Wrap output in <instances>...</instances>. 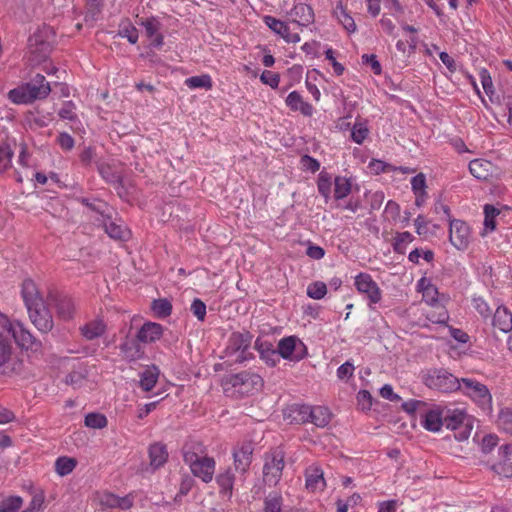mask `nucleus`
Masks as SVG:
<instances>
[{"mask_svg":"<svg viewBox=\"0 0 512 512\" xmlns=\"http://www.w3.org/2000/svg\"><path fill=\"white\" fill-rule=\"evenodd\" d=\"M150 466L156 470L162 467L168 459L166 447L161 443H154L149 447Z\"/></svg>","mask_w":512,"mask_h":512,"instance_id":"393cba45","label":"nucleus"},{"mask_svg":"<svg viewBox=\"0 0 512 512\" xmlns=\"http://www.w3.org/2000/svg\"><path fill=\"white\" fill-rule=\"evenodd\" d=\"M357 401L362 410H369L372 406V396L367 390L358 392Z\"/></svg>","mask_w":512,"mask_h":512,"instance_id":"bf43d9fd","label":"nucleus"},{"mask_svg":"<svg viewBox=\"0 0 512 512\" xmlns=\"http://www.w3.org/2000/svg\"><path fill=\"white\" fill-rule=\"evenodd\" d=\"M331 185L332 177L327 172L322 171L318 176L317 187L319 193L325 198L326 201H328L330 198Z\"/></svg>","mask_w":512,"mask_h":512,"instance_id":"a19ab883","label":"nucleus"},{"mask_svg":"<svg viewBox=\"0 0 512 512\" xmlns=\"http://www.w3.org/2000/svg\"><path fill=\"white\" fill-rule=\"evenodd\" d=\"M473 308L484 318L488 319L491 315V309L488 303L480 296L472 298Z\"/></svg>","mask_w":512,"mask_h":512,"instance_id":"09e8293b","label":"nucleus"},{"mask_svg":"<svg viewBox=\"0 0 512 512\" xmlns=\"http://www.w3.org/2000/svg\"><path fill=\"white\" fill-rule=\"evenodd\" d=\"M334 196L336 199H343L351 192V181L343 176H338L334 180Z\"/></svg>","mask_w":512,"mask_h":512,"instance_id":"c9c22d12","label":"nucleus"},{"mask_svg":"<svg viewBox=\"0 0 512 512\" xmlns=\"http://www.w3.org/2000/svg\"><path fill=\"white\" fill-rule=\"evenodd\" d=\"M152 310L157 317H166L170 315L172 306L168 300L159 299L152 303Z\"/></svg>","mask_w":512,"mask_h":512,"instance_id":"de8ad7c7","label":"nucleus"},{"mask_svg":"<svg viewBox=\"0 0 512 512\" xmlns=\"http://www.w3.org/2000/svg\"><path fill=\"white\" fill-rule=\"evenodd\" d=\"M333 15L348 33H354L356 31V24L353 17L347 12L341 2L336 5Z\"/></svg>","mask_w":512,"mask_h":512,"instance_id":"c85d7f7f","label":"nucleus"},{"mask_svg":"<svg viewBox=\"0 0 512 512\" xmlns=\"http://www.w3.org/2000/svg\"><path fill=\"white\" fill-rule=\"evenodd\" d=\"M412 191L415 195V204L422 206L426 200V177L423 173H419L414 176L411 180Z\"/></svg>","mask_w":512,"mask_h":512,"instance_id":"a878e982","label":"nucleus"},{"mask_svg":"<svg viewBox=\"0 0 512 512\" xmlns=\"http://www.w3.org/2000/svg\"><path fill=\"white\" fill-rule=\"evenodd\" d=\"M469 170L475 178L480 180H488L497 174V168L485 159L472 160L469 164Z\"/></svg>","mask_w":512,"mask_h":512,"instance_id":"a211bd4d","label":"nucleus"},{"mask_svg":"<svg viewBox=\"0 0 512 512\" xmlns=\"http://www.w3.org/2000/svg\"><path fill=\"white\" fill-rule=\"evenodd\" d=\"M425 383L430 388L438 389L443 392H453L460 390L462 379L459 380L446 370L435 369L427 373Z\"/></svg>","mask_w":512,"mask_h":512,"instance_id":"9b49d317","label":"nucleus"},{"mask_svg":"<svg viewBox=\"0 0 512 512\" xmlns=\"http://www.w3.org/2000/svg\"><path fill=\"white\" fill-rule=\"evenodd\" d=\"M143 26L145 28V32L147 36L151 40V45L155 47H159L163 43L162 36L158 33L159 30V24L156 20L150 19L143 22Z\"/></svg>","mask_w":512,"mask_h":512,"instance_id":"473e14b6","label":"nucleus"},{"mask_svg":"<svg viewBox=\"0 0 512 512\" xmlns=\"http://www.w3.org/2000/svg\"><path fill=\"white\" fill-rule=\"evenodd\" d=\"M184 460L189 465L194 476L200 478L203 482L208 483L213 479L215 471V461L210 457H200L195 453L186 451Z\"/></svg>","mask_w":512,"mask_h":512,"instance_id":"9d476101","label":"nucleus"},{"mask_svg":"<svg viewBox=\"0 0 512 512\" xmlns=\"http://www.w3.org/2000/svg\"><path fill=\"white\" fill-rule=\"evenodd\" d=\"M370 129L368 121L357 119L351 128V139L357 144H362L369 136Z\"/></svg>","mask_w":512,"mask_h":512,"instance_id":"7c9ffc66","label":"nucleus"},{"mask_svg":"<svg viewBox=\"0 0 512 512\" xmlns=\"http://www.w3.org/2000/svg\"><path fill=\"white\" fill-rule=\"evenodd\" d=\"M230 344L235 346L236 350H241L243 353L249 347L250 340L245 335L233 334L230 338Z\"/></svg>","mask_w":512,"mask_h":512,"instance_id":"5fc2aeb1","label":"nucleus"},{"mask_svg":"<svg viewBox=\"0 0 512 512\" xmlns=\"http://www.w3.org/2000/svg\"><path fill=\"white\" fill-rule=\"evenodd\" d=\"M282 496L278 493L268 495L264 500V512H281Z\"/></svg>","mask_w":512,"mask_h":512,"instance_id":"c03bdc74","label":"nucleus"},{"mask_svg":"<svg viewBox=\"0 0 512 512\" xmlns=\"http://www.w3.org/2000/svg\"><path fill=\"white\" fill-rule=\"evenodd\" d=\"M368 169L373 174H379L381 172L390 171L392 167L383 162L382 160L372 159L368 164Z\"/></svg>","mask_w":512,"mask_h":512,"instance_id":"13d9d810","label":"nucleus"},{"mask_svg":"<svg viewBox=\"0 0 512 512\" xmlns=\"http://www.w3.org/2000/svg\"><path fill=\"white\" fill-rule=\"evenodd\" d=\"M57 142L59 146L66 151H69L74 147V139L71 135L65 132L59 134Z\"/></svg>","mask_w":512,"mask_h":512,"instance_id":"0e129e2a","label":"nucleus"},{"mask_svg":"<svg viewBox=\"0 0 512 512\" xmlns=\"http://www.w3.org/2000/svg\"><path fill=\"white\" fill-rule=\"evenodd\" d=\"M492 470L499 476L510 478L512 477V462L503 459L501 462L493 464Z\"/></svg>","mask_w":512,"mask_h":512,"instance_id":"8fccbe9b","label":"nucleus"},{"mask_svg":"<svg viewBox=\"0 0 512 512\" xmlns=\"http://www.w3.org/2000/svg\"><path fill=\"white\" fill-rule=\"evenodd\" d=\"M285 103L292 111H298L304 116H311L313 114L314 109L312 105L304 101L297 91L290 92Z\"/></svg>","mask_w":512,"mask_h":512,"instance_id":"5701e85b","label":"nucleus"},{"mask_svg":"<svg viewBox=\"0 0 512 512\" xmlns=\"http://www.w3.org/2000/svg\"><path fill=\"white\" fill-rule=\"evenodd\" d=\"M23 504L19 496H10L0 502V512H17Z\"/></svg>","mask_w":512,"mask_h":512,"instance_id":"49530a36","label":"nucleus"},{"mask_svg":"<svg viewBox=\"0 0 512 512\" xmlns=\"http://www.w3.org/2000/svg\"><path fill=\"white\" fill-rule=\"evenodd\" d=\"M278 352L284 359L299 361L306 356L307 350L299 338L289 336L279 341Z\"/></svg>","mask_w":512,"mask_h":512,"instance_id":"4468645a","label":"nucleus"},{"mask_svg":"<svg viewBox=\"0 0 512 512\" xmlns=\"http://www.w3.org/2000/svg\"><path fill=\"white\" fill-rule=\"evenodd\" d=\"M326 486L323 471L317 466H311L306 470V487L311 492H320Z\"/></svg>","mask_w":512,"mask_h":512,"instance_id":"4be33fe9","label":"nucleus"},{"mask_svg":"<svg viewBox=\"0 0 512 512\" xmlns=\"http://www.w3.org/2000/svg\"><path fill=\"white\" fill-rule=\"evenodd\" d=\"M264 23L287 43H298L301 38L296 32H292L288 23L278 20L272 16H265Z\"/></svg>","mask_w":512,"mask_h":512,"instance_id":"dca6fc26","label":"nucleus"},{"mask_svg":"<svg viewBox=\"0 0 512 512\" xmlns=\"http://www.w3.org/2000/svg\"><path fill=\"white\" fill-rule=\"evenodd\" d=\"M398 503L396 500H387L378 503V512H396Z\"/></svg>","mask_w":512,"mask_h":512,"instance_id":"774afa93","label":"nucleus"},{"mask_svg":"<svg viewBox=\"0 0 512 512\" xmlns=\"http://www.w3.org/2000/svg\"><path fill=\"white\" fill-rule=\"evenodd\" d=\"M289 16L292 21L299 26H308L314 21V12L312 8L305 3L295 4L289 12Z\"/></svg>","mask_w":512,"mask_h":512,"instance_id":"6ab92c4d","label":"nucleus"},{"mask_svg":"<svg viewBox=\"0 0 512 512\" xmlns=\"http://www.w3.org/2000/svg\"><path fill=\"white\" fill-rule=\"evenodd\" d=\"M493 325L504 333L512 330V313L507 307H497L493 317Z\"/></svg>","mask_w":512,"mask_h":512,"instance_id":"b1692460","label":"nucleus"},{"mask_svg":"<svg viewBox=\"0 0 512 512\" xmlns=\"http://www.w3.org/2000/svg\"><path fill=\"white\" fill-rule=\"evenodd\" d=\"M362 63L369 65L374 74L379 75L382 72V67L380 62L377 60L376 55L374 54H363L362 55Z\"/></svg>","mask_w":512,"mask_h":512,"instance_id":"6e6d98bb","label":"nucleus"},{"mask_svg":"<svg viewBox=\"0 0 512 512\" xmlns=\"http://www.w3.org/2000/svg\"><path fill=\"white\" fill-rule=\"evenodd\" d=\"M460 390L487 415L493 413V400L488 387L477 380L462 378Z\"/></svg>","mask_w":512,"mask_h":512,"instance_id":"423d86ee","label":"nucleus"},{"mask_svg":"<svg viewBox=\"0 0 512 512\" xmlns=\"http://www.w3.org/2000/svg\"><path fill=\"white\" fill-rule=\"evenodd\" d=\"M325 56H326V59L330 61L331 65L333 67L334 73L337 76L342 75L344 73L345 68L341 63H339L336 60L334 50L332 48H327L325 50Z\"/></svg>","mask_w":512,"mask_h":512,"instance_id":"4d7b16f0","label":"nucleus"},{"mask_svg":"<svg viewBox=\"0 0 512 512\" xmlns=\"http://www.w3.org/2000/svg\"><path fill=\"white\" fill-rule=\"evenodd\" d=\"M77 461L74 458L62 456L55 461V472L63 477L70 474L76 467Z\"/></svg>","mask_w":512,"mask_h":512,"instance_id":"72a5a7b5","label":"nucleus"},{"mask_svg":"<svg viewBox=\"0 0 512 512\" xmlns=\"http://www.w3.org/2000/svg\"><path fill=\"white\" fill-rule=\"evenodd\" d=\"M121 352L124 357L130 361L141 359L143 356V351L140 346L134 342H125L121 346Z\"/></svg>","mask_w":512,"mask_h":512,"instance_id":"79ce46f5","label":"nucleus"},{"mask_svg":"<svg viewBox=\"0 0 512 512\" xmlns=\"http://www.w3.org/2000/svg\"><path fill=\"white\" fill-rule=\"evenodd\" d=\"M163 335V327L154 322H146L137 333V339L145 344L158 341Z\"/></svg>","mask_w":512,"mask_h":512,"instance_id":"aec40b11","label":"nucleus"},{"mask_svg":"<svg viewBox=\"0 0 512 512\" xmlns=\"http://www.w3.org/2000/svg\"><path fill=\"white\" fill-rule=\"evenodd\" d=\"M98 503L103 508H119L127 510L132 507L133 501L129 496L118 497L109 492H103L97 496Z\"/></svg>","mask_w":512,"mask_h":512,"instance_id":"f3484780","label":"nucleus"},{"mask_svg":"<svg viewBox=\"0 0 512 512\" xmlns=\"http://www.w3.org/2000/svg\"><path fill=\"white\" fill-rule=\"evenodd\" d=\"M191 310L198 320L203 321L206 315V305L199 299L192 302Z\"/></svg>","mask_w":512,"mask_h":512,"instance_id":"052dcab7","label":"nucleus"},{"mask_svg":"<svg viewBox=\"0 0 512 512\" xmlns=\"http://www.w3.org/2000/svg\"><path fill=\"white\" fill-rule=\"evenodd\" d=\"M105 231L109 237L115 240L125 241L130 237V231L125 225L113 221L105 224Z\"/></svg>","mask_w":512,"mask_h":512,"instance_id":"2f4dec72","label":"nucleus"},{"mask_svg":"<svg viewBox=\"0 0 512 512\" xmlns=\"http://www.w3.org/2000/svg\"><path fill=\"white\" fill-rule=\"evenodd\" d=\"M105 330L106 324L104 321L100 318H95L82 326L81 333L86 339L93 340L103 335Z\"/></svg>","mask_w":512,"mask_h":512,"instance_id":"cd10ccee","label":"nucleus"},{"mask_svg":"<svg viewBox=\"0 0 512 512\" xmlns=\"http://www.w3.org/2000/svg\"><path fill=\"white\" fill-rule=\"evenodd\" d=\"M420 258H423L426 262H431L434 258V253L431 250L415 249L408 256V259L413 263H418Z\"/></svg>","mask_w":512,"mask_h":512,"instance_id":"603ef678","label":"nucleus"},{"mask_svg":"<svg viewBox=\"0 0 512 512\" xmlns=\"http://www.w3.org/2000/svg\"><path fill=\"white\" fill-rule=\"evenodd\" d=\"M417 289L422 293L423 300L439 309L438 315L431 316L429 319L435 323H446L448 320V313L444 307V302L447 300L445 295H439L437 288L432 284V281L426 277H422L417 283Z\"/></svg>","mask_w":512,"mask_h":512,"instance_id":"0eeeda50","label":"nucleus"},{"mask_svg":"<svg viewBox=\"0 0 512 512\" xmlns=\"http://www.w3.org/2000/svg\"><path fill=\"white\" fill-rule=\"evenodd\" d=\"M260 80L263 84L271 87L272 89H276L280 83V75L278 73L265 70L260 75Z\"/></svg>","mask_w":512,"mask_h":512,"instance_id":"3c124183","label":"nucleus"},{"mask_svg":"<svg viewBox=\"0 0 512 512\" xmlns=\"http://www.w3.org/2000/svg\"><path fill=\"white\" fill-rule=\"evenodd\" d=\"M253 449L250 443H244L234 450V465L236 470L245 472L251 464Z\"/></svg>","mask_w":512,"mask_h":512,"instance_id":"412c9836","label":"nucleus"},{"mask_svg":"<svg viewBox=\"0 0 512 512\" xmlns=\"http://www.w3.org/2000/svg\"><path fill=\"white\" fill-rule=\"evenodd\" d=\"M216 481L219 485L220 494L223 498L231 499L233 493L234 475L230 470L220 473Z\"/></svg>","mask_w":512,"mask_h":512,"instance_id":"c756f323","label":"nucleus"},{"mask_svg":"<svg viewBox=\"0 0 512 512\" xmlns=\"http://www.w3.org/2000/svg\"><path fill=\"white\" fill-rule=\"evenodd\" d=\"M484 231L485 233L492 232L495 227V218L499 215V210L494 206L486 204L484 206Z\"/></svg>","mask_w":512,"mask_h":512,"instance_id":"ea45409f","label":"nucleus"},{"mask_svg":"<svg viewBox=\"0 0 512 512\" xmlns=\"http://www.w3.org/2000/svg\"><path fill=\"white\" fill-rule=\"evenodd\" d=\"M327 293V286L324 282L316 281L307 286L308 297L320 300L325 297Z\"/></svg>","mask_w":512,"mask_h":512,"instance_id":"a18cd8bd","label":"nucleus"},{"mask_svg":"<svg viewBox=\"0 0 512 512\" xmlns=\"http://www.w3.org/2000/svg\"><path fill=\"white\" fill-rule=\"evenodd\" d=\"M262 378L255 373L241 372L232 375L225 383V391L232 396L253 394L262 388Z\"/></svg>","mask_w":512,"mask_h":512,"instance_id":"39448f33","label":"nucleus"},{"mask_svg":"<svg viewBox=\"0 0 512 512\" xmlns=\"http://www.w3.org/2000/svg\"><path fill=\"white\" fill-rule=\"evenodd\" d=\"M380 395L382 398L393 402H397L401 399L398 394L394 393L393 387L390 384H385L381 387Z\"/></svg>","mask_w":512,"mask_h":512,"instance_id":"338daca9","label":"nucleus"},{"mask_svg":"<svg viewBox=\"0 0 512 512\" xmlns=\"http://www.w3.org/2000/svg\"><path fill=\"white\" fill-rule=\"evenodd\" d=\"M479 78L484 92L489 97L491 102H495V89L492 81V77L488 70L482 68L479 70Z\"/></svg>","mask_w":512,"mask_h":512,"instance_id":"58836bf2","label":"nucleus"},{"mask_svg":"<svg viewBox=\"0 0 512 512\" xmlns=\"http://www.w3.org/2000/svg\"><path fill=\"white\" fill-rule=\"evenodd\" d=\"M185 84L190 89L204 88L209 90L213 86L212 79L208 74L189 77L185 80Z\"/></svg>","mask_w":512,"mask_h":512,"instance_id":"f704fd0d","label":"nucleus"},{"mask_svg":"<svg viewBox=\"0 0 512 512\" xmlns=\"http://www.w3.org/2000/svg\"><path fill=\"white\" fill-rule=\"evenodd\" d=\"M120 35L127 38L131 44H135L138 41V32L132 25L123 27L120 30Z\"/></svg>","mask_w":512,"mask_h":512,"instance_id":"69168bd1","label":"nucleus"},{"mask_svg":"<svg viewBox=\"0 0 512 512\" xmlns=\"http://www.w3.org/2000/svg\"><path fill=\"white\" fill-rule=\"evenodd\" d=\"M444 425L450 430L463 428L456 436L459 441L468 439L472 429L474 418L470 416L465 408H444Z\"/></svg>","mask_w":512,"mask_h":512,"instance_id":"6e6552de","label":"nucleus"},{"mask_svg":"<svg viewBox=\"0 0 512 512\" xmlns=\"http://www.w3.org/2000/svg\"><path fill=\"white\" fill-rule=\"evenodd\" d=\"M470 238V229L464 221L450 220L449 241L456 249L465 250L470 243Z\"/></svg>","mask_w":512,"mask_h":512,"instance_id":"2eb2a0df","label":"nucleus"},{"mask_svg":"<svg viewBox=\"0 0 512 512\" xmlns=\"http://www.w3.org/2000/svg\"><path fill=\"white\" fill-rule=\"evenodd\" d=\"M284 468V454L274 451L265 457L263 479L269 486H275L281 479Z\"/></svg>","mask_w":512,"mask_h":512,"instance_id":"f8f14e48","label":"nucleus"},{"mask_svg":"<svg viewBox=\"0 0 512 512\" xmlns=\"http://www.w3.org/2000/svg\"><path fill=\"white\" fill-rule=\"evenodd\" d=\"M84 424L91 429H103L107 426L108 420L104 414L93 412L85 416Z\"/></svg>","mask_w":512,"mask_h":512,"instance_id":"4c0bfd02","label":"nucleus"},{"mask_svg":"<svg viewBox=\"0 0 512 512\" xmlns=\"http://www.w3.org/2000/svg\"><path fill=\"white\" fill-rule=\"evenodd\" d=\"M416 232L420 236H427L429 234V222L421 215H419L414 222Z\"/></svg>","mask_w":512,"mask_h":512,"instance_id":"680f3d73","label":"nucleus"},{"mask_svg":"<svg viewBox=\"0 0 512 512\" xmlns=\"http://www.w3.org/2000/svg\"><path fill=\"white\" fill-rule=\"evenodd\" d=\"M160 370L157 366L151 365L140 373V387L144 391H150L156 385L159 378Z\"/></svg>","mask_w":512,"mask_h":512,"instance_id":"bb28decb","label":"nucleus"},{"mask_svg":"<svg viewBox=\"0 0 512 512\" xmlns=\"http://www.w3.org/2000/svg\"><path fill=\"white\" fill-rule=\"evenodd\" d=\"M287 417L293 422L311 421L317 426H324L329 421V413L325 408H310L306 405H293L289 409Z\"/></svg>","mask_w":512,"mask_h":512,"instance_id":"1a4fd4ad","label":"nucleus"},{"mask_svg":"<svg viewBox=\"0 0 512 512\" xmlns=\"http://www.w3.org/2000/svg\"><path fill=\"white\" fill-rule=\"evenodd\" d=\"M57 314L63 320H70L75 313V306L71 299L63 298L57 303Z\"/></svg>","mask_w":512,"mask_h":512,"instance_id":"e433bc0d","label":"nucleus"},{"mask_svg":"<svg viewBox=\"0 0 512 512\" xmlns=\"http://www.w3.org/2000/svg\"><path fill=\"white\" fill-rule=\"evenodd\" d=\"M12 151L6 144H0V172L7 169L11 163Z\"/></svg>","mask_w":512,"mask_h":512,"instance_id":"864d4df0","label":"nucleus"},{"mask_svg":"<svg viewBox=\"0 0 512 512\" xmlns=\"http://www.w3.org/2000/svg\"><path fill=\"white\" fill-rule=\"evenodd\" d=\"M50 92L49 83L38 75L34 83L18 86L8 92L9 100L17 105L28 104L36 99L46 97Z\"/></svg>","mask_w":512,"mask_h":512,"instance_id":"20e7f679","label":"nucleus"},{"mask_svg":"<svg viewBox=\"0 0 512 512\" xmlns=\"http://www.w3.org/2000/svg\"><path fill=\"white\" fill-rule=\"evenodd\" d=\"M402 408L419 419L421 426L430 432H439L444 425V408L428 404L420 400H410L402 404Z\"/></svg>","mask_w":512,"mask_h":512,"instance_id":"7ed1b4c3","label":"nucleus"},{"mask_svg":"<svg viewBox=\"0 0 512 512\" xmlns=\"http://www.w3.org/2000/svg\"><path fill=\"white\" fill-rule=\"evenodd\" d=\"M497 425L503 431L512 434V410L503 408L500 410Z\"/></svg>","mask_w":512,"mask_h":512,"instance_id":"37998d69","label":"nucleus"},{"mask_svg":"<svg viewBox=\"0 0 512 512\" xmlns=\"http://www.w3.org/2000/svg\"><path fill=\"white\" fill-rule=\"evenodd\" d=\"M22 294L31 322L39 331L49 332L53 327L52 316L38 294L35 284L32 281H26L23 284Z\"/></svg>","mask_w":512,"mask_h":512,"instance_id":"f03ea898","label":"nucleus"},{"mask_svg":"<svg viewBox=\"0 0 512 512\" xmlns=\"http://www.w3.org/2000/svg\"><path fill=\"white\" fill-rule=\"evenodd\" d=\"M12 341L23 351L35 357L43 355L42 342L36 339L23 323L0 312V373L12 374L19 370Z\"/></svg>","mask_w":512,"mask_h":512,"instance_id":"f257e3e1","label":"nucleus"},{"mask_svg":"<svg viewBox=\"0 0 512 512\" xmlns=\"http://www.w3.org/2000/svg\"><path fill=\"white\" fill-rule=\"evenodd\" d=\"M354 285L357 291L362 294L369 304H377L381 301L382 292L372 276L367 273H359L355 276Z\"/></svg>","mask_w":512,"mask_h":512,"instance_id":"ddd939ff","label":"nucleus"},{"mask_svg":"<svg viewBox=\"0 0 512 512\" xmlns=\"http://www.w3.org/2000/svg\"><path fill=\"white\" fill-rule=\"evenodd\" d=\"M498 443V437L494 434H489L483 437L481 441V449L483 452H490Z\"/></svg>","mask_w":512,"mask_h":512,"instance_id":"e2e57ef3","label":"nucleus"}]
</instances>
